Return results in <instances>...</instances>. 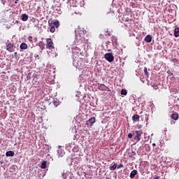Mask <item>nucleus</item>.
Segmentation results:
<instances>
[{
  "mask_svg": "<svg viewBox=\"0 0 179 179\" xmlns=\"http://www.w3.org/2000/svg\"><path fill=\"white\" fill-rule=\"evenodd\" d=\"M139 118H140L139 115L136 114L132 116L131 120L132 121H134V122H137V121H139Z\"/></svg>",
  "mask_w": 179,
  "mask_h": 179,
  "instance_id": "nucleus-9",
  "label": "nucleus"
},
{
  "mask_svg": "<svg viewBox=\"0 0 179 179\" xmlns=\"http://www.w3.org/2000/svg\"><path fill=\"white\" fill-rule=\"evenodd\" d=\"M138 129H141L142 128V124H137Z\"/></svg>",
  "mask_w": 179,
  "mask_h": 179,
  "instance_id": "nucleus-31",
  "label": "nucleus"
},
{
  "mask_svg": "<svg viewBox=\"0 0 179 179\" xmlns=\"http://www.w3.org/2000/svg\"><path fill=\"white\" fill-rule=\"evenodd\" d=\"M75 33L78 44H82L85 43V41H88V39L85 38V36H83L87 33V31L84 28H80V27L78 26V28L76 29Z\"/></svg>",
  "mask_w": 179,
  "mask_h": 179,
  "instance_id": "nucleus-1",
  "label": "nucleus"
},
{
  "mask_svg": "<svg viewBox=\"0 0 179 179\" xmlns=\"http://www.w3.org/2000/svg\"><path fill=\"white\" fill-rule=\"evenodd\" d=\"M152 146H156V143H152Z\"/></svg>",
  "mask_w": 179,
  "mask_h": 179,
  "instance_id": "nucleus-37",
  "label": "nucleus"
},
{
  "mask_svg": "<svg viewBox=\"0 0 179 179\" xmlns=\"http://www.w3.org/2000/svg\"><path fill=\"white\" fill-rule=\"evenodd\" d=\"M171 62H173V64H177L178 62V60H177L176 58H173L171 59Z\"/></svg>",
  "mask_w": 179,
  "mask_h": 179,
  "instance_id": "nucleus-25",
  "label": "nucleus"
},
{
  "mask_svg": "<svg viewBox=\"0 0 179 179\" xmlns=\"http://www.w3.org/2000/svg\"><path fill=\"white\" fill-rule=\"evenodd\" d=\"M49 23V27H50V32L51 33H55V28L52 26V23H50V21L48 22Z\"/></svg>",
  "mask_w": 179,
  "mask_h": 179,
  "instance_id": "nucleus-18",
  "label": "nucleus"
},
{
  "mask_svg": "<svg viewBox=\"0 0 179 179\" xmlns=\"http://www.w3.org/2000/svg\"><path fill=\"white\" fill-rule=\"evenodd\" d=\"M94 122H96V117H93L87 120L86 125L88 127H93V124H94Z\"/></svg>",
  "mask_w": 179,
  "mask_h": 179,
  "instance_id": "nucleus-6",
  "label": "nucleus"
},
{
  "mask_svg": "<svg viewBox=\"0 0 179 179\" xmlns=\"http://www.w3.org/2000/svg\"><path fill=\"white\" fill-rule=\"evenodd\" d=\"M144 40L145 43H152V36L147 35Z\"/></svg>",
  "mask_w": 179,
  "mask_h": 179,
  "instance_id": "nucleus-13",
  "label": "nucleus"
},
{
  "mask_svg": "<svg viewBox=\"0 0 179 179\" xmlns=\"http://www.w3.org/2000/svg\"><path fill=\"white\" fill-rule=\"evenodd\" d=\"M167 73H168L169 75H170L171 76H173V73L170 70H168V71H167Z\"/></svg>",
  "mask_w": 179,
  "mask_h": 179,
  "instance_id": "nucleus-28",
  "label": "nucleus"
},
{
  "mask_svg": "<svg viewBox=\"0 0 179 179\" xmlns=\"http://www.w3.org/2000/svg\"><path fill=\"white\" fill-rule=\"evenodd\" d=\"M121 94L123 96H127V94H128V92H127V90L122 89L120 92Z\"/></svg>",
  "mask_w": 179,
  "mask_h": 179,
  "instance_id": "nucleus-21",
  "label": "nucleus"
},
{
  "mask_svg": "<svg viewBox=\"0 0 179 179\" xmlns=\"http://www.w3.org/2000/svg\"><path fill=\"white\" fill-rule=\"evenodd\" d=\"M138 174V171L134 169L130 173V178H135V176Z\"/></svg>",
  "mask_w": 179,
  "mask_h": 179,
  "instance_id": "nucleus-8",
  "label": "nucleus"
},
{
  "mask_svg": "<svg viewBox=\"0 0 179 179\" xmlns=\"http://www.w3.org/2000/svg\"><path fill=\"white\" fill-rule=\"evenodd\" d=\"M54 106H58V101H54L53 103Z\"/></svg>",
  "mask_w": 179,
  "mask_h": 179,
  "instance_id": "nucleus-33",
  "label": "nucleus"
},
{
  "mask_svg": "<svg viewBox=\"0 0 179 179\" xmlns=\"http://www.w3.org/2000/svg\"><path fill=\"white\" fill-rule=\"evenodd\" d=\"M14 57H15V58H17V52H15L14 53Z\"/></svg>",
  "mask_w": 179,
  "mask_h": 179,
  "instance_id": "nucleus-32",
  "label": "nucleus"
},
{
  "mask_svg": "<svg viewBox=\"0 0 179 179\" xmlns=\"http://www.w3.org/2000/svg\"><path fill=\"white\" fill-rule=\"evenodd\" d=\"M98 89L101 92H111V90H110L108 87L106 86L104 84H99Z\"/></svg>",
  "mask_w": 179,
  "mask_h": 179,
  "instance_id": "nucleus-4",
  "label": "nucleus"
},
{
  "mask_svg": "<svg viewBox=\"0 0 179 179\" xmlns=\"http://www.w3.org/2000/svg\"><path fill=\"white\" fill-rule=\"evenodd\" d=\"M52 26L53 27H56V29H58V27H59V21H55L52 24Z\"/></svg>",
  "mask_w": 179,
  "mask_h": 179,
  "instance_id": "nucleus-17",
  "label": "nucleus"
},
{
  "mask_svg": "<svg viewBox=\"0 0 179 179\" xmlns=\"http://www.w3.org/2000/svg\"><path fill=\"white\" fill-rule=\"evenodd\" d=\"M122 20H123L124 22H129V18L123 17Z\"/></svg>",
  "mask_w": 179,
  "mask_h": 179,
  "instance_id": "nucleus-26",
  "label": "nucleus"
},
{
  "mask_svg": "<svg viewBox=\"0 0 179 179\" xmlns=\"http://www.w3.org/2000/svg\"><path fill=\"white\" fill-rule=\"evenodd\" d=\"M6 156L7 157H13L15 156V152L13 151H8L6 152Z\"/></svg>",
  "mask_w": 179,
  "mask_h": 179,
  "instance_id": "nucleus-10",
  "label": "nucleus"
},
{
  "mask_svg": "<svg viewBox=\"0 0 179 179\" xmlns=\"http://www.w3.org/2000/svg\"><path fill=\"white\" fill-rule=\"evenodd\" d=\"M41 169H47V161H43L41 163Z\"/></svg>",
  "mask_w": 179,
  "mask_h": 179,
  "instance_id": "nucleus-20",
  "label": "nucleus"
},
{
  "mask_svg": "<svg viewBox=\"0 0 179 179\" xmlns=\"http://www.w3.org/2000/svg\"><path fill=\"white\" fill-rule=\"evenodd\" d=\"M46 48L47 50H54L55 48V47H54V42H52V39H46Z\"/></svg>",
  "mask_w": 179,
  "mask_h": 179,
  "instance_id": "nucleus-3",
  "label": "nucleus"
},
{
  "mask_svg": "<svg viewBox=\"0 0 179 179\" xmlns=\"http://www.w3.org/2000/svg\"><path fill=\"white\" fill-rule=\"evenodd\" d=\"M132 136H133L132 134L129 133V134H128V138H129V139H131V138H132Z\"/></svg>",
  "mask_w": 179,
  "mask_h": 179,
  "instance_id": "nucleus-30",
  "label": "nucleus"
},
{
  "mask_svg": "<svg viewBox=\"0 0 179 179\" xmlns=\"http://www.w3.org/2000/svg\"><path fill=\"white\" fill-rule=\"evenodd\" d=\"M160 178V176H155V178H154V179H159Z\"/></svg>",
  "mask_w": 179,
  "mask_h": 179,
  "instance_id": "nucleus-36",
  "label": "nucleus"
},
{
  "mask_svg": "<svg viewBox=\"0 0 179 179\" xmlns=\"http://www.w3.org/2000/svg\"><path fill=\"white\" fill-rule=\"evenodd\" d=\"M15 48H16V47H15V45L12 43L10 41L7 40V41L6 42V51H8V52H13V51H15Z\"/></svg>",
  "mask_w": 179,
  "mask_h": 179,
  "instance_id": "nucleus-2",
  "label": "nucleus"
},
{
  "mask_svg": "<svg viewBox=\"0 0 179 179\" xmlns=\"http://www.w3.org/2000/svg\"><path fill=\"white\" fill-rule=\"evenodd\" d=\"M117 169H122L124 167V165L122 164H120L118 166L117 165Z\"/></svg>",
  "mask_w": 179,
  "mask_h": 179,
  "instance_id": "nucleus-27",
  "label": "nucleus"
},
{
  "mask_svg": "<svg viewBox=\"0 0 179 179\" xmlns=\"http://www.w3.org/2000/svg\"><path fill=\"white\" fill-rule=\"evenodd\" d=\"M28 41H29V43H31V44H33V36H28Z\"/></svg>",
  "mask_w": 179,
  "mask_h": 179,
  "instance_id": "nucleus-23",
  "label": "nucleus"
},
{
  "mask_svg": "<svg viewBox=\"0 0 179 179\" xmlns=\"http://www.w3.org/2000/svg\"><path fill=\"white\" fill-rule=\"evenodd\" d=\"M174 36H175V37H179V28L178 27L175 28Z\"/></svg>",
  "mask_w": 179,
  "mask_h": 179,
  "instance_id": "nucleus-19",
  "label": "nucleus"
},
{
  "mask_svg": "<svg viewBox=\"0 0 179 179\" xmlns=\"http://www.w3.org/2000/svg\"><path fill=\"white\" fill-rule=\"evenodd\" d=\"M64 155H65V152H62V150H57L58 157H63Z\"/></svg>",
  "mask_w": 179,
  "mask_h": 179,
  "instance_id": "nucleus-15",
  "label": "nucleus"
},
{
  "mask_svg": "<svg viewBox=\"0 0 179 179\" xmlns=\"http://www.w3.org/2000/svg\"><path fill=\"white\" fill-rule=\"evenodd\" d=\"M104 57L105 59L108 62H113L114 61V56L111 53H106Z\"/></svg>",
  "mask_w": 179,
  "mask_h": 179,
  "instance_id": "nucleus-5",
  "label": "nucleus"
},
{
  "mask_svg": "<svg viewBox=\"0 0 179 179\" xmlns=\"http://www.w3.org/2000/svg\"><path fill=\"white\" fill-rule=\"evenodd\" d=\"M38 47L41 48V50H44V48H45V43H44V42L43 41H40L38 43Z\"/></svg>",
  "mask_w": 179,
  "mask_h": 179,
  "instance_id": "nucleus-14",
  "label": "nucleus"
},
{
  "mask_svg": "<svg viewBox=\"0 0 179 179\" xmlns=\"http://www.w3.org/2000/svg\"><path fill=\"white\" fill-rule=\"evenodd\" d=\"M20 50H27L28 46L26 43H22L20 45Z\"/></svg>",
  "mask_w": 179,
  "mask_h": 179,
  "instance_id": "nucleus-12",
  "label": "nucleus"
},
{
  "mask_svg": "<svg viewBox=\"0 0 179 179\" xmlns=\"http://www.w3.org/2000/svg\"><path fill=\"white\" fill-rule=\"evenodd\" d=\"M110 170H112V171H114L115 170V169H117V164H114L113 166H110L109 167Z\"/></svg>",
  "mask_w": 179,
  "mask_h": 179,
  "instance_id": "nucleus-22",
  "label": "nucleus"
},
{
  "mask_svg": "<svg viewBox=\"0 0 179 179\" xmlns=\"http://www.w3.org/2000/svg\"><path fill=\"white\" fill-rule=\"evenodd\" d=\"M144 72H145V75H148V68H146V67L144 68Z\"/></svg>",
  "mask_w": 179,
  "mask_h": 179,
  "instance_id": "nucleus-29",
  "label": "nucleus"
},
{
  "mask_svg": "<svg viewBox=\"0 0 179 179\" xmlns=\"http://www.w3.org/2000/svg\"><path fill=\"white\" fill-rule=\"evenodd\" d=\"M15 1H19V0H15Z\"/></svg>",
  "mask_w": 179,
  "mask_h": 179,
  "instance_id": "nucleus-39",
  "label": "nucleus"
},
{
  "mask_svg": "<svg viewBox=\"0 0 179 179\" xmlns=\"http://www.w3.org/2000/svg\"><path fill=\"white\" fill-rule=\"evenodd\" d=\"M134 156H136V152L135 151H132L129 157H134Z\"/></svg>",
  "mask_w": 179,
  "mask_h": 179,
  "instance_id": "nucleus-24",
  "label": "nucleus"
},
{
  "mask_svg": "<svg viewBox=\"0 0 179 179\" xmlns=\"http://www.w3.org/2000/svg\"><path fill=\"white\" fill-rule=\"evenodd\" d=\"M171 118L172 120H174L175 121H177V120H178V118H179L178 113H173V114L171 115Z\"/></svg>",
  "mask_w": 179,
  "mask_h": 179,
  "instance_id": "nucleus-11",
  "label": "nucleus"
},
{
  "mask_svg": "<svg viewBox=\"0 0 179 179\" xmlns=\"http://www.w3.org/2000/svg\"><path fill=\"white\" fill-rule=\"evenodd\" d=\"M106 33H108V36H111V31H107Z\"/></svg>",
  "mask_w": 179,
  "mask_h": 179,
  "instance_id": "nucleus-34",
  "label": "nucleus"
},
{
  "mask_svg": "<svg viewBox=\"0 0 179 179\" xmlns=\"http://www.w3.org/2000/svg\"><path fill=\"white\" fill-rule=\"evenodd\" d=\"M28 19H29V15H27L26 14H22V22H27V20H28Z\"/></svg>",
  "mask_w": 179,
  "mask_h": 179,
  "instance_id": "nucleus-16",
  "label": "nucleus"
},
{
  "mask_svg": "<svg viewBox=\"0 0 179 179\" xmlns=\"http://www.w3.org/2000/svg\"><path fill=\"white\" fill-rule=\"evenodd\" d=\"M173 124H176V122H174V120L171 121V124L173 125Z\"/></svg>",
  "mask_w": 179,
  "mask_h": 179,
  "instance_id": "nucleus-35",
  "label": "nucleus"
},
{
  "mask_svg": "<svg viewBox=\"0 0 179 179\" xmlns=\"http://www.w3.org/2000/svg\"><path fill=\"white\" fill-rule=\"evenodd\" d=\"M154 87H157V85H155Z\"/></svg>",
  "mask_w": 179,
  "mask_h": 179,
  "instance_id": "nucleus-38",
  "label": "nucleus"
},
{
  "mask_svg": "<svg viewBox=\"0 0 179 179\" xmlns=\"http://www.w3.org/2000/svg\"><path fill=\"white\" fill-rule=\"evenodd\" d=\"M142 134H143L142 131H136V136L134 137L135 141L139 142V141H141V136H142Z\"/></svg>",
  "mask_w": 179,
  "mask_h": 179,
  "instance_id": "nucleus-7",
  "label": "nucleus"
}]
</instances>
